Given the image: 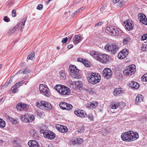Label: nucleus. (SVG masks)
<instances>
[{
  "mask_svg": "<svg viewBox=\"0 0 147 147\" xmlns=\"http://www.w3.org/2000/svg\"><path fill=\"white\" fill-rule=\"evenodd\" d=\"M139 135L137 132L129 131L122 134L121 138L124 141L131 142L136 140L138 138Z\"/></svg>",
  "mask_w": 147,
  "mask_h": 147,
  "instance_id": "f257e3e1",
  "label": "nucleus"
},
{
  "mask_svg": "<svg viewBox=\"0 0 147 147\" xmlns=\"http://www.w3.org/2000/svg\"><path fill=\"white\" fill-rule=\"evenodd\" d=\"M105 32L106 33L113 36H120L123 34L122 30L120 29L111 26L106 28Z\"/></svg>",
  "mask_w": 147,
  "mask_h": 147,
  "instance_id": "f03ea898",
  "label": "nucleus"
},
{
  "mask_svg": "<svg viewBox=\"0 0 147 147\" xmlns=\"http://www.w3.org/2000/svg\"><path fill=\"white\" fill-rule=\"evenodd\" d=\"M92 56L95 59L103 63H106L109 59V56L106 54L98 53L97 52L94 53Z\"/></svg>",
  "mask_w": 147,
  "mask_h": 147,
  "instance_id": "7ed1b4c3",
  "label": "nucleus"
},
{
  "mask_svg": "<svg viewBox=\"0 0 147 147\" xmlns=\"http://www.w3.org/2000/svg\"><path fill=\"white\" fill-rule=\"evenodd\" d=\"M89 83L95 84L98 83L100 80V76L99 74L96 73H91L87 77Z\"/></svg>",
  "mask_w": 147,
  "mask_h": 147,
  "instance_id": "20e7f679",
  "label": "nucleus"
},
{
  "mask_svg": "<svg viewBox=\"0 0 147 147\" xmlns=\"http://www.w3.org/2000/svg\"><path fill=\"white\" fill-rule=\"evenodd\" d=\"M62 95H68L71 92L70 89L66 86L61 85H56L54 87Z\"/></svg>",
  "mask_w": 147,
  "mask_h": 147,
  "instance_id": "39448f33",
  "label": "nucleus"
},
{
  "mask_svg": "<svg viewBox=\"0 0 147 147\" xmlns=\"http://www.w3.org/2000/svg\"><path fill=\"white\" fill-rule=\"evenodd\" d=\"M136 66L132 64L126 67L123 71L124 74L126 76H131L134 74L136 71Z\"/></svg>",
  "mask_w": 147,
  "mask_h": 147,
  "instance_id": "423d86ee",
  "label": "nucleus"
},
{
  "mask_svg": "<svg viewBox=\"0 0 147 147\" xmlns=\"http://www.w3.org/2000/svg\"><path fill=\"white\" fill-rule=\"evenodd\" d=\"M39 90L40 93L46 96H49L51 95L49 89L45 85L40 84V85Z\"/></svg>",
  "mask_w": 147,
  "mask_h": 147,
  "instance_id": "0eeeda50",
  "label": "nucleus"
},
{
  "mask_svg": "<svg viewBox=\"0 0 147 147\" xmlns=\"http://www.w3.org/2000/svg\"><path fill=\"white\" fill-rule=\"evenodd\" d=\"M119 47L116 45H107L105 47V49L109 52H110L111 54L115 55L118 50Z\"/></svg>",
  "mask_w": 147,
  "mask_h": 147,
  "instance_id": "6e6552de",
  "label": "nucleus"
},
{
  "mask_svg": "<svg viewBox=\"0 0 147 147\" xmlns=\"http://www.w3.org/2000/svg\"><path fill=\"white\" fill-rule=\"evenodd\" d=\"M40 108L44 110H50L52 108V106L48 102L42 100L40 102Z\"/></svg>",
  "mask_w": 147,
  "mask_h": 147,
  "instance_id": "1a4fd4ad",
  "label": "nucleus"
},
{
  "mask_svg": "<svg viewBox=\"0 0 147 147\" xmlns=\"http://www.w3.org/2000/svg\"><path fill=\"white\" fill-rule=\"evenodd\" d=\"M60 108L63 109L71 110L73 108V106L70 104L67 103L65 102H62L59 105Z\"/></svg>",
  "mask_w": 147,
  "mask_h": 147,
  "instance_id": "9d476101",
  "label": "nucleus"
},
{
  "mask_svg": "<svg viewBox=\"0 0 147 147\" xmlns=\"http://www.w3.org/2000/svg\"><path fill=\"white\" fill-rule=\"evenodd\" d=\"M112 72L110 69L106 68L103 71V76L107 79H109L112 75Z\"/></svg>",
  "mask_w": 147,
  "mask_h": 147,
  "instance_id": "9b49d317",
  "label": "nucleus"
},
{
  "mask_svg": "<svg viewBox=\"0 0 147 147\" xmlns=\"http://www.w3.org/2000/svg\"><path fill=\"white\" fill-rule=\"evenodd\" d=\"M128 53V51L126 49H124L118 54V57L120 59H124L127 56Z\"/></svg>",
  "mask_w": 147,
  "mask_h": 147,
  "instance_id": "f8f14e48",
  "label": "nucleus"
},
{
  "mask_svg": "<svg viewBox=\"0 0 147 147\" xmlns=\"http://www.w3.org/2000/svg\"><path fill=\"white\" fill-rule=\"evenodd\" d=\"M74 113L76 115L80 117H85L87 115L86 113L83 110L79 109H76Z\"/></svg>",
  "mask_w": 147,
  "mask_h": 147,
  "instance_id": "ddd939ff",
  "label": "nucleus"
},
{
  "mask_svg": "<svg viewBox=\"0 0 147 147\" xmlns=\"http://www.w3.org/2000/svg\"><path fill=\"white\" fill-rule=\"evenodd\" d=\"M16 108L18 110L26 111L28 110L29 106L26 104L19 103L17 105Z\"/></svg>",
  "mask_w": 147,
  "mask_h": 147,
  "instance_id": "4468645a",
  "label": "nucleus"
},
{
  "mask_svg": "<svg viewBox=\"0 0 147 147\" xmlns=\"http://www.w3.org/2000/svg\"><path fill=\"white\" fill-rule=\"evenodd\" d=\"M126 29L128 30H132L134 28L133 22L130 20H128L124 22Z\"/></svg>",
  "mask_w": 147,
  "mask_h": 147,
  "instance_id": "2eb2a0df",
  "label": "nucleus"
},
{
  "mask_svg": "<svg viewBox=\"0 0 147 147\" xmlns=\"http://www.w3.org/2000/svg\"><path fill=\"white\" fill-rule=\"evenodd\" d=\"M45 137L51 140L54 139L55 137V135L53 132L50 131H46L45 133Z\"/></svg>",
  "mask_w": 147,
  "mask_h": 147,
  "instance_id": "dca6fc26",
  "label": "nucleus"
},
{
  "mask_svg": "<svg viewBox=\"0 0 147 147\" xmlns=\"http://www.w3.org/2000/svg\"><path fill=\"white\" fill-rule=\"evenodd\" d=\"M56 127L59 131L62 133L67 132L68 131L67 128L65 126L57 125H56Z\"/></svg>",
  "mask_w": 147,
  "mask_h": 147,
  "instance_id": "f3484780",
  "label": "nucleus"
},
{
  "mask_svg": "<svg viewBox=\"0 0 147 147\" xmlns=\"http://www.w3.org/2000/svg\"><path fill=\"white\" fill-rule=\"evenodd\" d=\"M28 144L30 147H40L39 144L34 140L29 141Z\"/></svg>",
  "mask_w": 147,
  "mask_h": 147,
  "instance_id": "a211bd4d",
  "label": "nucleus"
},
{
  "mask_svg": "<svg viewBox=\"0 0 147 147\" xmlns=\"http://www.w3.org/2000/svg\"><path fill=\"white\" fill-rule=\"evenodd\" d=\"M129 86L132 89H137L139 87V84L137 82L131 81L129 83Z\"/></svg>",
  "mask_w": 147,
  "mask_h": 147,
  "instance_id": "6ab92c4d",
  "label": "nucleus"
},
{
  "mask_svg": "<svg viewBox=\"0 0 147 147\" xmlns=\"http://www.w3.org/2000/svg\"><path fill=\"white\" fill-rule=\"evenodd\" d=\"M98 102L95 101L88 103L87 105V106L88 108L93 109L96 108L98 106Z\"/></svg>",
  "mask_w": 147,
  "mask_h": 147,
  "instance_id": "aec40b11",
  "label": "nucleus"
},
{
  "mask_svg": "<svg viewBox=\"0 0 147 147\" xmlns=\"http://www.w3.org/2000/svg\"><path fill=\"white\" fill-rule=\"evenodd\" d=\"M71 67L70 69V72L72 74H74L76 76L77 75L79 71V70L76 68V67L75 66L70 65L69 66L70 67H71Z\"/></svg>",
  "mask_w": 147,
  "mask_h": 147,
  "instance_id": "412c9836",
  "label": "nucleus"
},
{
  "mask_svg": "<svg viewBox=\"0 0 147 147\" xmlns=\"http://www.w3.org/2000/svg\"><path fill=\"white\" fill-rule=\"evenodd\" d=\"M143 97L141 95H138L135 100L136 104L139 105L141 102L143 101Z\"/></svg>",
  "mask_w": 147,
  "mask_h": 147,
  "instance_id": "4be33fe9",
  "label": "nucleus"
},
{
  "mask_svg": "<svg viewBox=\"0 0 147 147\" xmlns=\"http://www.w3.org/2000/svg\"><path fill=\"white\" fill-rule=\"evenodd\" d=\"M28 114L22 115L20 116V118L22 120L25 122H28L29 116Z\"/></svg>",
  "mask_w": 147,
  "mask_h": 147,
  "instance_id": "5701e85b",
  "label": "nucleus"
},
{
  "mask_svg": "<svg viewBox=\"0 0 147 147\" xmlns=\"http://www.w3.org/2000/svg\"><path fill=\"white\" fill-rule=\"evenodd\" d=\"M138 18L139 21L141 22H143V20L146 17V16L143 13L139 14L138 15Z\"/></svg>",
  "mask_w": 147,
  "mask_h": 147,
  "instance_id": "b1692460",
  "label": "nucleus"
},
{
  "mask_svg": "<svg viewBox=\"0 0 147 147\" xmlns=\"http://www.w3.org/2000/svg\"><path fill=\"white\" fill-rule=\"evenodd\" d=\"M83 141L80 138H77L76 140H74L72 142L73 144H80Z\"/></svg>",
  "mask_w": 147,
  "mask_h": 147,
  "instance_id": "393cba45",
  "label": "nucleus"
},
{
  "mask_svg": "<svg viewBox=\"0 0 147 147\" xmlns=\"http://www.w3.org/2000/svg\"><path fill=\"white\" fill-rule=\"evenodd\" d=\"M75 42H74V43L75 44H77L78 43L80 42L82 40L80 36L78 35H75Z\"/></svg>",
  "mask_w": 147,
  "mask_h": 147,
  "instance_id": "a878e982",
  "label": "nucleus"
},
{
  "mask_svg": "<svg viewBox=\"0 0 147 147\" xmlns=\"http://www.w3.org/2000/svg\"><path fill=\"white\" fill-rule=\"evenodd\" d=\"M119 106V104L117 102H112L111 105V107L113 109H115Z\"/></svg>",
  "mask_w": 147,
  "mask_h": 147,
  "instance_id": "bb28decb",
  "label": "nucleus"
},
{
  "mask_svg": "<svg viewBox=\"0 0 147 147\" xmlns=\"http://www.w3.org/2000/svg\"><path fill=\"white\" fill-rule=\"evenodd\" d=\"M122 92L121 88H117L115 89L114 90V95L117 96L118 95L121 94Z\"/></svg>",
  "mask_w": 147,
  "mask_h": 147,
  "instance_id": "cd10ccee",
  "label": "nucleus"
},
{
  "mask_svg": "<svg viewBox=\"0 0 147 147\" xmlns=\"http://www.w3.org/2000/svg\"><path fill=\"white\" fill-rule=\"evenodd\" d=\"M80 82V81H75L73 83V85L74 86L75 88L80 87L81 85Z\"/></svg>",
  "mask_w": 147,
  "mask_h": 147,
  "instance_id": "c85d7f7f",
  "label": "nucleus"
},
{
  "mask_svg": "<svg viewBox=\"0 0 147 147\" xmlns=\"http://www.w3.org/2000/svg\"><path fill=\"white\" fill-rule=\"evenodd\" d=\"M83 63L84 65L87 67H89L91 65V64L87 60L84 59Z\"/></svg>",
  "mask_w": 147,
  "mask_h": 147,
  "instance_id": "c756f323",
  "label": "nucleus"
},
{
  "mask_svg": "<svg viewBox=\"0 0 147 147\" xmlns=\"http://www.w3.org/2000/svg\"><path fill=\"white\" fill-rule=\"evenodd\" d=\"M18 27V25H17L15 27L10 28L9 30L8 33L9 34H11V33H13L16 31V29Z\"/></svg>",
  "mask_w": 147,
  "mask_h": 147,
  "instance_id": "7c9ffc66",
  "label": "nucleus"
},
{
  "mask_svg": "<svg viewBox=\"0 0 147 147\" xmlns=\"http://www.w3.org/2000/svg\"><path fill=\"white\" fill-rule=\"evenodd\" d=\"M7 119H9V121L13 123L16 124L18 123V121L16 119L11 117L9 116H8Z\"/></svg>",
  "mask_w": 147,
  "mask_h": 147,
  "instance_id": "2f4dec72",
  "label": "nucleus"
},
{
  "mask_svg": "<svg viewBox=\"0 0 147 147\" xmlns=\"http://www.w3.org/2000/svg\"><path fill=\"white\" fill-rule=\"evenodd\" d=\"M130 39L129 37L125 38L123 40V43L124 44H127L130 41Z\"/></svg>",
  "mask_w": 147,
  "mask_h": 147,
  "instance_id": "473e14b6",
  "label": "nucleus"
},
{
  "mask_svg": "<svg viewBox=\"0 0 147 147\" xmlns=\"http://www.w3.org/2000/svg\"><path fill=\"white\" fill-rule=\"evenodd\" d=\"M5 126V123L2 119L0 118V127L2 128H3Z\"/></svg>",
  "mask_w": 147,
  "mask_h": 147,
  "instance_id": "72a5a7b5",
  "label": "nucleus"
},
{
  "mask_svg": "<svg viewBox=\"0 0 147 147\" xmlns=\"http://www.w3.org/2000/svg\"><path fill=\"white\" fill-rule=\"evenodd\" d=\"M28 115H29L28 122H31L34 120L35 117L34 115L29 114H28Z\"/></svg>",
  "mask_w": 147,
  "mask_h": 147,
  "instance_id": "f704fd0d",
  "label": "nucleus"
},
{
  "mask_svg": "<svg viewBox=\"0 0 147 147\" xmlns=\"http://www.w3.org/2000/svg\"><path fill=\"white\" fill-rule=\"evenodd\" d=\"M24 82V81H22L16 83L14 86H15L16 87L18 88L22 85Z\"/></svg>",
  "mask_w": 147,
  "mask_h": 147,
  "instance_id": "c9c22d12",
  "label": "nucleus"
},
{
  "mask_svg": "<svg viewBox=\"0 0 147 147\" xmlns=\"http://www.w3.org/2000/svg\"><path fill=\"white\" fill-rule=\"evenodd\" d=\"M34 53H32L30 54L27 57L28 59H32L34 56Z\"/></svg>",
  "mask_w": 147,
  "mask_h": 147,
  "instance_id": "e433bc0d",
  "label": "nucleus"
},
{
  "mask_svg": "<svg viewBox=\"0 0 147 147\" xmlns=\"http://www.w3.org/2000/svg\"><path fill=\"white\" fill-rule=\"evenodd\" d=\"M125 1H122L118 3V6L119 7H121L125 4Z\"/></svg>",
  "mask_w": 147,
  "mask_h": 147,
  "instance_id": "4c0bfd02",
  "label": "nucleus"
},
{
  "mask_svg": "<svg viewBox=\"0 0 147 147\" xmlns=\"http://www.w3.org/2000/svg\"><path fill=\"white\" fill-rule=\"evenodd\" d=\"M17 88L15 86H13L11 88V90H12L13 92L15 93L16 92L17 90Z\"/></svg>",
  "mask_w": 147,
  "mask_h": 147,
  "instance_id": "58836bf2",
  "label": "nucleus"
},
{
  "mask_svg": "<svg viewBox=\"0 0 147 147\" xmlns=\"http://www.w3.org/2000/svg\"><path fill=\"white\" fill-rule=\"evenodd\" d=\"M141 40H144L147 38V34H145L143 35L141 37Z\"/></svg>",
  "mask_w": 147,
  "mask_h": 147,
  "instance_id": "ea45409f",
  "label": "nucleus"
},
{
  "mask_svg": "<svg viewBox=\"0 0 147 147\" xmlns=\"http://www.w3.org/2000/svg\"><path fill=\"white\" fill-rule=\"evenodd\" d=\"M30 71V69L26 68L24 70L23 73L24 74H26L29 73Z\"/></svg>",
  "mask_w": 147,
  "mask_h": 147,
  "instance_id": "a19ab883",
  "label": "nucleus"
},
{
  "mask_svg": "<svg viewBox=\"0 0 147 147\" xmlns=\"http://www.w3.org/2000/svg\"><path fill=\"white\" fill-rule=\"evenodd\" d=\"M3 20L6 22H8L10 21V19L8 18L7 16H5L3 18Z\"/></svg>",
  "mask_w": 147,
  "mask_h": 147,
  "instance_id": "79ce46f5",
  "label": "nucleus"
},
{
  "mask_svg": "<svg viewBox=\"0 0 147 147\" xmlns=\"http://www.w3.org/2000/svg\"><path fill=\"white\" fill-rule=\"evenodd\" d=\"M12 15L13 17H15L16 16V14L15 10L13 9L12 10Z\"/></svg>",
  "mask_w": 147,
  "mask_h": 147,
  "instance_id": "37998d69",
  "label": "nucleus"
},
{
  "mask_svg": "<svg viewBox=\"0 0 147 147\" xmlns=\"http://www.w3.org/2000/svg\"><path fill=\"white\" fill-rule=\"evenodd\" d=\"M143 22H141L142 24L145 25H147V18L145 17V19L143 20Z\"/></svg>",
  "mask_w": 147,
  "mask_h": 147,
  "instance_id": "c03bdc74",
  "label": "nucleus"
},
{
  "mask_svg": "<svg viewBox=\"0 0 147 147\" xmlns=\"http://www.w3.org/2000/svg\"><path fill=\"white\" fill-rule=\"evenodd\" d=\"M46 132V131H44L43 129H40V132L41 134H43L44 137L45 136V133Z\"/></svg>",
  "mask_w": 147,
  "mask_h": 147,
  "instance_id": "a18cd8bd",
  "label": "nucleus"
},
{
  "mask_svg": "<svg viewBox=\"0 0 147 147\" xmlns=\"http://www.w3.org/2000/svg\"><path fill=\"white\" fill-rule=\"evenodd\" d=\"M141 80L142 81L146 82V79L144 76V75L141 78Z\"/></svg>",
  "mask_w": 147,
  "mask_h": 147,
  "instance_id": "49530a36",
  "label": "nucleus"
},
{
  "mask_svg": "<svg viewBox=\"0 0 147 147\" xmlns=\"http://www.w3.org/2000/svg\"><path fill=\"white\" fill-rule=\"evenodd\" d=\"M42 4H39L38 5L37 9H38L39 10H41L42 9Z\"/></svg>",
  "mask_w": 147,
  "mask_h": 147,
  "instance_id": "de8ad7c7",
  "label": "nucleus"
},
{
  "mask_svg": "<svg viewBox=\"0 0 147 147\" xmlns=\"http://www.w3.org/2000/svg\"><path fill=\"white\" fill-rule=\"evenodd\" d=\"M103 23L102 22H100L96 24L95 26V27H96L98 26H100L102 25Z\"/></svg>",
  "mask_w": 147,
  "mask_h": 147,
  "instance_id": "09e8293b",
  "label": "nucleus"
},
{
  "mask_svg": "<svg viewBox=\"0 0 147 147\" xmlns=\"http://www.w3.org/2000/svg\"><path fill=\"white\" fill-rule=\"evenodd\" d=\"M60 75L61 77H62V78H64L65 76V74L63 73L62 71H61L59 72Z\"/></svg>",
  "mask_w": 147,
  "mask_h": 147,
  "instance_id": "8fccbe9b",
  "label": "nucleus"
},
{
  "mask_svg": "<svg viewBox=\"0 0 147 147\" xmlns=\"http://www.w3.org/2000/svg\"><path fill=\"white\" fill-rule=\"evenodd\" d=\"M67 41V37H65L63 39L62 42L63 43H66Z\"/></svg>",
  "mask_w": 147,
  "mask_h": 147,
  "instance_id": "3c124183",
  "label": "nucleus"
},
{
  "mask_svg": "<svg viewBox=\"0 0 147 147\" xmlns=\"http://www.w3.org/2000/svg\"><path fill=\"white\" fill-rule=\"evenodd\" d=\"M84 59L82 58H79L78 59V61L82 62L83 63Z\"/></svg>",
  "mask_w": 147,
  "mask_h": 147,
  "instance_id": "603ef678",
  "label": "nucleus"
},
{
  "mask_svg": "<svg viewBox=\"0 0 147 147\" xmlns=\"http://www.w3.org/2000/svg\"><path fill=\"white\" fill-rule=\"evenodd\" d=\"M88 117L91 120H92L93 119V115H92L91 114L89 115L88 116Z\"/></svg>",
  "mask_w": 147,
  "mask_h": 147,
  "instance_id": "864d4df0",
  "label": "nucleus"
},
{
  "mask_svg": "<svg viewBox=\"0 0 147 147\" xmlns=\"http://www.w3.org/2000/svg\"><path fill=\"white\" fill-rule=\"evenodd\" d=\"M4 143V140L0 139V145H3Z\"/></svg>",
  "mask_w": 147,
  "mask_h": 147,
  "instance_id": "5fc2aeb1",
  "label": "nucleus"
},
{
  "mask_svg": "<svg viewBox=\"0 0 147 147\" xmlns=\"http://www.w3.org/2000/svg\"><path fill=\"white\" fill-rule=\"evenodd\" d=\"M73 47V45H68V46H67V48L68 49H71Z\"/></svg>",
  "mask_w": 147,
  "mask_h": 147,
  "instance_id": "6e6d98bb",
  "label": "nucleus"
},
{
  "mask_svg": "<svg viewBox=\"0 0 147 147\" xmlns=\"http://www.w3.org/2000/svg\"><path fill=\"white\" fill-rule=\"evenodd\" d=\"M13 78L12 77H11L10 78V80L7 82L8 84H10L11 82H12Z\"/></svg>",
  "mask_w": 147,
  "mask_h": 147,
  "instance_id": "4d7b16f0",
  "label": "nucleus"
},
{
  "mask_svg": "<svg viewBox=\"0 0 147 147\" xmlns=\"http://www.w3.org/2000/svg\"><path fill=\"white\" fill-rule=\"evenodd\" d=\"M25 23H24L23 22H22L21 23V26H21V29H22V28H23L24 27V25H25Z\"/></svg>",
  "mask_w": 147,
  "mask_h": 147,
  "instance_id": "13d9d810",
  "label": "nucleus"
},
{
  "mask_svg": "<svg viewBox=\"0 0 147 147\" xmlns=\"http://www.w3.org/2000/svg\"><path fill=\"white\" fill-rule=\"evenodd\" d=\"M119 0H113V2L114 3H117V2H118L119 1Z\"/></svg>",
  "mask_w": 147,
  "mask_h": 147,
  "instance_id": "bf43d9fd",
  "label": "nucleus"
},
{
  "mask_svg": "<svg viewBox=\"0 0 147 147\" xmlns=\"http://www.w3.org/2000/svg\"><path fill=\"white\" fill-rule=\"evenodd\" d=\"M104 9V7L102 6L100 7V9L101 11H103Z\"/></svg>",
  "mask_w": 147,
  "mask_h": 147,
  "instance_id": "052dcab7",
  "label": "nucleus"
},
{
  "mask_svg": "<svg viewBox=\"0 0 147 147\" xmlns=\"http://www.w3.org/2000/svg\"><path fill=\"white\" fill-rule=\"evenodd\" d=\"M40 103H39L38 102H36V106L40 107Z\"/></svg>",
  "mask_w": 147,
  "mask_h": 147,
  "instance_id": "680f3d73",
  "label": "nucleus"
},
{
  "mask_svg": "<svg viewBox=\"0 0 147 147\" xmlns=\"http://www.w3.org/2000/svg\"><path fill=\"white\" fill-rule=\"evenodd\" d=\"M26 20V18H24L22 20V22H24V23H25Z\"/></svg>",
  "mask_w": 147,
  "mask_h": 147,
  "instance_id": "e2e57ef3",
  "label": "nucleus"
},
{
  "mask_svg": "<svg viewBox=\"0 0 147 147\" xmlns=\"http://www.w3.org/2000/svg\"><path fill=\"white\" fill-rule=\"evenodd\" d=\"M84 9V8L83 7H81L78 10H79V11H80V10H83Z\"/></svg>",
  "mask_w": 147,
  "mask_h": 147,
  "instance_id": "0e129e2a",
  "label": "nucleus"
},
{
  "mask_svg": "<svg viewBox=\"0 0 147 147\" xmlns=\"http://www.w3.org/2000/svg\"><path fill=\"white\" fill-rule=\"evenodd\" d=\"M79 10H76L74 13H75V14L77 13L78 12H79Z\"/></svg>",
  "mask_w": 147,
  "mask_h": 147,
  "instance_id": "69168bd1",
  "label": "nucleus"
},
{
  "mask_svg": "<svg viewBox=\"0 0 147 147\" xmlns=\"http://www.w3.org/2000/svg\"><path fill=\"white\" fill-rule=\"evenodd\" d=\"M75 15H76L75 13H73L71 15L72 18H73V17H74Z\"/></svg>",
  "mask_w": 147,
  "mask_h": 147,
  "instance_id": "338daca9",
  "label": "nucleus"
},
{
  "mask_svg": "<svg viewBox=\"0 0 147 147\" xmlns=\"http://www.w3.org/2000/svg\"><path fill=\"white\" fill-rule=\"evenodd\" d=\"M146 78V82H147V73L144 74Z\"/></svg>",
  "mask_w": 147,
  "mask_h": 147,
  "instance_id": "774afa93",
  "label": "nucleus"
}]
</instances>
